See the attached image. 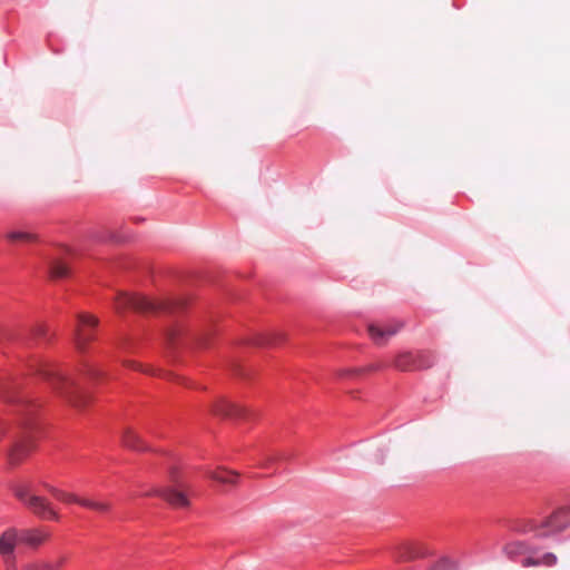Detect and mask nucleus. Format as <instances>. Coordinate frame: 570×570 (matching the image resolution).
<instances>
[{"label":"nucleus","mask_w":570,"mask_h":570,"mask_svg":"<svg viewBox=\"0 0 570 570\" xmlns=\"http://www.w3.org/2000/svg\"><path fill=\"white\" fill-rule=\"evenodd\" d=\"M8 401L16 404L20 415L21 435L12 436L9 461L12 465L18 464L33 449L32 431L37 428L36 413L39 405L21 393L7 395Z\"/></svg>","instance_id":"nucleus-1"},{"label":"nucleus","mask_w":570,"mask_h":570,"mask_svg":"<svg viewBox=\"0 0 570 570\" xmlns=\"http://www.w3.org/2000/svg\"><path fill=\"white\" fill-rule=\"evenodd\" d=\"M570 525V508L562 507L549 517L537 521L534 519H517L510 523V529L519 533H532L534 538L546 539L554 535Z\"/></svg>","instance_id":"nucleus-2"},{"label":"nucleus","mask_w":570,"mask_h":570,"mask_svg":"<svg viewBox=\"0 0 570 570\" xmlns=\"http://www.w3.org/2000/svg\"><path fill=\"white\" fill-rule=\"evenodd\" d=\"M538 548L528 540H517L507 543L503 547V552L508 559L513 562H519L523 568L529 567H553L557 564L558 558L552 552H546L540 557L533 554Z\"/></svg>","instance_id":"nucleus-3"},{"label":"nucleus","mask_w":570,"mask_h":570,"mask_svg":"<svg viewBox=\"0 0 570 570\" xmlns=\"http://www.w3.org/2000/svg\"><path fill=\"white\" fill-rule=\"evenodd\" d=\"M119 311H134L138 313H171L178 307V303L170 299H151L147 296L134 293H119L116 299Z\"/></svg>","instance_id":"nucleus-4"},{"label":"nucleus","mask_w":570,"mask_h":570,"mask_svg":"<svg viewBox=\"0 0 570 570\" xmlns=\"http://www.w3.org/2000/svg\"><path fill=\"white\" fill-rule=\"evenodd\" d=\"M13 493L18 500L27 505L36 515L45 520H59V514L50 503L35 493V484L31 481H22L13 487Z\"/></svg>","instance_id":"nucleus-5"},{"label":"nucleus","mask_w":570,"mask_h":570,"mask_svg":"<svg viewBox=\"0 0 570 570\" xmlns=\"http://www.w3.org/2000/svg\"><path fill=\"white\" fill-rule=\"evenodd\" d=\"M31 372L38 379L50 383L55 389L76 387L77 381L56 365L37 361L31 365Z\"/></svg>","instance_id":"nucleus-6"},{"label":"nucleus","mask_w":570,"mask_h":570,"mask_svg":"<svg viewBox=\"0 0 570 570\" xmlns=\"http://www.w3.org/2000/svg\"><path fill=\"white\" fill-rule=\"evenodd\" d=\"M43 487L51 493V495L56 500L61 501L63 503H77L83 508L95 510L101 514L107 513L110 509L109 504L106 502L95 501L90 499H81L73 493H68L46 482H43Z\"/></svg>","instance_id":"nucleus-7"},{"label":"nucleus","mask_w":570,"mask_h":570,"mask_svg":"<svg viewBox=\"0 0 570 570\" xmlns=\"http://www.w3.org/2000/svg\"><path fill=\"white\" fill-rule=\"evenodd\" d=\"M433 363L434 357L429 352H403L394 360V366L401 371L429 368Z\"/></svg>","instance_id":"nucleus-8"},{"label":"nucleus","mask_w":570,"mask_h":570,"mask_svg":"<svg viewBox=\"0 0 570 570\" xmlns=\"http://www.w3.org/2000/svg\"><path fill=\"white\" fill-rule=\"evenodd\" d=\"M98 325V320L87 313L77 315V328L75 340L77 347L83 350L86 344L94 338V331Z\"/></svg>","instance_id":"nucleus-9"},{"label":"nucleus","mask_w":570,"mask_h":570,"mask_svg":"<svg viewBox=\"0 0 570 570\" xmlns=\"http://www.w3.org/2000/svg\"><path fill=\"white\" fill-rule=\"evenodd\" d=\"M215 412L220 416L229 419H246L252 415V411L247 406L227 399H222L215 405Z\"/></svg>","instance_id":"nucleus-10"},{"label":"nucleus","mask_w":570,"mask_h":570,"mask_svg":"<svg viewBox=\"0 0 570 570\" xmlns=\"http://www.w3.org/2000/svg\"><path fill=\"white\" fill-rule=\"evenodd\" d=\"M402 327V323L389 324L385 326H380L376 324L368 325V334L375 344L382 345L384 344L391 336L395 335L400 328Z\"/></svg>","instance_id":"nucleus-11"},{"label":"nucleus","mask_w":570,"mask_h":570,"mask_svg":"<svg viewBox=\"0 0 570 570\" xmlns=\"http://www.w3.org/2000/svg\"><path fill=\"white\" fill-rule=\"evenodd\" d=\"M155 493L175 508H186L189 504L186 493L173 487L156 489Z\"/></svg>","instance_id":"nucleus-12"},{"label":"nucleus","mask_w":570,"mask_h":570,"mask_svg":"<svg viewBox=\"0 0 570 570\" xmlns=\"http://www.w3.org/2000/svg\"><path fill=\"white\" fill-rule=\"evenodd\" d=\"M428 551L419 543H402L395 550V558L400 561H410L426 556Z\"/></svg>","instance_id":"nucleus-13"},{"label":"nucleus","mask_w":570,"mask_h":570,"mask_svg":"<svg viewBox=\"0 0 570 570\" xmlns=\"http://www.w3.org/2000/svg\"><path fill=\"white\" fill-rule=\"evenodd\" d=\"M19 541V531L17 529H8L0 537V554L4 558L13 557L14 548Z\"/></svg>","instance_id":"nucleus-14"},{"label":"nucleus","mask_w":570,"mask_h":570,"mask_svg":"<svg viewBox=\"0 0 570 570\" xmlns=\"http://www.w3.org/2000/svg\"><path fill=\"white\" fill-rule=\"evenodd\" d=\"M48 534L39 529H23L19 530V541L30 547H38L41 544Z\"/></svg>","instance_id":"nucleus-15"},{"label":"nucleus","mask_w":570,"mask_h":570,"mask_svg":"<svg viewBox=\"0 0 570 570\" xmlns=\"http://www.w3.org/2000/svg\"><path fill=\"white\" fill-rule=\"evenodd\" d=\"M206 476L223 484L235 483L239 478L236 472L224 469L207 470Z\"/></svg>","instance_id":"nucleus-16"},{"label":"nucleus","mask_w":570,"mask_h":570,"mask_svg":"<svg viewBox=\"0 0 570 570\" xmlns=\"http://www.w3.org/2000/svg\"><path fill=\"white\" fill-rule=\"evenodd\" d=\"M122 442L125 446L135 450V451H147L148 445L140 439V436L131 431L126 430L122 434Z\"/></svg>","instance_id":"nucleus-17"},{"label":"nucleus","mask_w":570,"mask_h":570,"mask_svg":"<svg viewBox=\"0 0 570 570\" xmlns=\"http://www.w3.org/2000/svg\"><path fill=\"white\" fill-rule=\"evenodd\" d=\"M49 275L53 279H62L70 276V267L62 261H52L49 265Z\"/></svg>","instance_id":"nucleus-18"},{"label":"nucleus","mask_w":570,"mask_h":570,"mask_svg":"<svg viewBox=\"0 0 570 570\" xmlns=\"http://www.w3.org/2000/svg\"><path fill=\"white\" fill-rule=\"evenodd\" d=\"M429 570H459L458 563L443 558L434 563Z\"/></svg>","instance_id":"nucleus-19"},{"label":"nucleus","mask_w":570,"mask_h":570,"mask_svg":"<svg viewBox=\"0 0 570 570\" xmlns=\"http://www.w3.org/2000/svg\"><path fill=\"white\" fill-rule=\"evenodd\" d=\"M30 335L33 336L35 338H43V340L49 338L48 328L42 324H38V325L33 326L30 330Z\"/></svg>","instance_id":"nucleus-20"},{"label":"nucleus","mask_w":570,"mask_h":570,"mask_svg":"<svg viewBox=\"0 0 570 570\" xmlns=\"http://www.w3.org/2000/svg\"><path fill=\"white\" fill-rule=\"evenodd\" d=\"M9 239L11 242H32L33 235L26 232H12L9 234Z\"/></svg>","instance_id":"nucleus-21"},{"label":"nucleus","mask_w":570,"mask_h":570,"mask_svg":"<svg viewBox=\"0 0 570 570\" xmlns=\"http://www.w3.org/2000/svg\"><path fill=\"white\" fill-rule=\"evenodd\" d=\"M83 374L90 379H98L102 375V372L100 368H98L96 365L92 364H86L83 365Z\"/></svg>","instance_id":"nucleus-22"},{"label":"nucleus","mask_w":570,"mask_h":570,"mask_svg":"<svg viewBox=\"0 0 570 570\" xmlns=\"http://www.w3.org/2000/svg\"><path fill=\"white\" fill-rule=\"evenodd\" d=\"M60 562H41L37 566V570H58Z\"/></svg>","instance_id":"nucleus-23"},{"label":"nucleus","mask_w":570,"mask_h":570,"mask_svg":"<svg viewBox=\"0 0 570 570\" xmlns=\"http://www.w3.org/2000/svg\"><path fill=\"white\" fill-rule=\"evenodd\" d=\"M8 434V426L4 422L0 421V438L6 436Z\"/></svg>","instance_id":"nucleus-24"},{"label":"nucleus","mask_w":570,"mask_h":570,"mask_svg":"<svg viewBox=\"0 0 570 570\" xmlns=\"http://www.w3.org/2000/svg\"><path fill=\"white\" fill-rule=\"evenodd\" d=\"M277 459H278V456H276V455L271 456V460H277Z\"/></svg>","instance_id":"nucleus-25"}]
</instances>
